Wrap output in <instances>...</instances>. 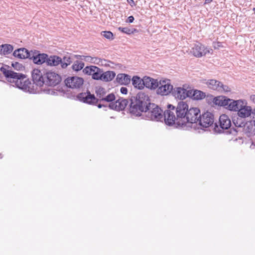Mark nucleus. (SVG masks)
Segmentation results:
<instances>
[{"instance_id":"nucleus-28","label":"nucleus","mask_w":255,"mask_h":255,"mask_svg":"<svg viewBox=\"0 0 255 255\" xmlns=\"http://www.w3.org/2000/svg\"><path fill=\"white\" fill-rule=\"evenodd\" d=\"M84 63L79 60H77L72 65V69L73 70L78 71L82 69L84 67Z\"/></svg>"},{"instance_id":"nucleus-46","label":"nucleus","mask_w":255,"mask_h":255,"mask_svg":"<svg viewBox=\"0 0 255 255\" xmlns=\"http://www.w3.org/2000/svg\"><path fill=\"white\" fill-rule=\"evenodd\" d=\"M213 0H205V3H210L211 1H212Z\"/></svg>"},{"instance_id":"nucleus-27","label":"nucleus","mask_w":255,"mask_h":255,"mask_svg":"<svg viewBox=\"0 0 255 255\" xmlns=\"http://www.w3.org/2000/svg\"><path fill=\"white\" fill-rule=\"evenodd\" d=\"M206 97L205 93L197 90L193 91L192 97L194 99L196 100H202Z\"/></svg>"},{"instance_id":"nucleus-1","label":"nucleus","mask_w":255,"mask_h":255,"mask_svg":"<svg viewBox=\"0 0 255 255\" xmlns=\"http://www.w3.org/2000/svg\"><path fill=\"white\" fill-rule=\"evenodd\" d=\"M164 115V123L166 126L176 128L190 127L192 124L198 123L200 110L197 108L188 109L187 104L181 101L176 107L168 104Z\"/></svg>"},{"instance_id":"nucleus-13","label":"nucleus","mask_w":255,"mask_h":255,"mask_svg":"<svg viewBox=\"0 0 255 255\" xmlns=\"http://www.w3.org/2000/svg\"><path fill=\"white\" fill-rule=\"evenodd\" d=\"M241 106H239L238 112V115L239 117L246 118L251 115L252 109L251 106H247V103L246 100H242Z\"/></svg>"},{"instance_id":"nucleus-43","label":"nucleus","mask_w":255,"mask_h":255,"mask_svg":"<svg viewBox=\"0 0 255 255\" xmlns=\"http://www.w3.org/2000/svg\"><path fill=\"white\" fill-rule=\"evenodd\" d=\"M134 20V17L133 16H129L128 18V20H127V22H129V23H131Z\"/></svg>"},{"instance_id":"nucleus-42","label":"nucleus","mask_w":255,"mask_h":255,"mask_svg":"<svg viewBox=\"0 0 255 255\" xmlns=\"http://www.w3.org/2000/svg\"><path fill=\"white\" fill-rule=\"evenodd\" d=\"M85 56H84V55H76V58L77 59L80 60H84V58H85Z\"/></svg>"},{"instance_id":"nucleus-21","label":"nucleus","mask_w":255,"mask_h":255,"mask_svg":"<svg viewBox=\"0 0 255 255\" xmlns=\"http://www.w3.org/2000/svg\"><path fill=\"white\" fill-rule=\"evenodd\" d=\"M61 62V58L57 56L47 57L46 64L48 66H57Z\"/></svg>"},{"instance_id":"nucleus-18","label":"nucleus","mask_w":255,"mask_h":255,"mask_svg":"<svg viewBox=\"0 0 255 255\" xmlns=\"http://www.w3.org/2000/svg\"><path fill=\"white\" fill-rule=\"evenodd\" d=\"M142 84H143V87L145 86L150 89H155L159 86L157 80L146 76L143 77Z\"/></svg>"},{"instance_id":"nucleus-50","label":"nucleus","mask_w":255,"mask_h":255,"mask_svg":"<svg viewBox=\"0 0 255 255\" xmlns=\"http://www.w3.org/2000/svg\"><path fill=\"white\" fill-rule=\"evenodd\" d=\"M0 158H1V155L0 154Z\"/></svg>"},{"instance_id":"nucleus-47","label":"nucleus","mask_w":255,"mask_h":255,"mask_svg":"<svg viewBox=\"0 0 255 255\" xmlns=\"http://www.w3.org/2000/svg\"><path fill=\"white\" fill-rule=\"evenodd\" d=\"M252 113L255 116V109L252 111Z\"/></svg>"},{"instance_id":"nucleus-10","label":"nucleus","mask_w":255,"mask_h":255,"mask_svg":"<svg viewBox=\"0 0 255 255\" xmlns=\"http://www.w3.org/2000/svg\"><path fill=\"white\" fill-rule=\"evenodd\" d=\"M210 50L203 44L199 42H197L194 45V46L191 50V53L196 57H201L209 53Z\"/></svg>"},{"instance_id":"nucleus-31","label":"nucleus","mask_w":255,"mask_h":255,"mask_svg":"<svg viewBox=\"0 0 255 255\" xmlns=\"http://www.w3.org/2000/svg\"><path fill=\"white\" fill-rule=\"evenodd\" d=\"M71 63V60L70 57H64L63 60L61 59L60 64L62 68H65L68 65H70Z\"/></svg>"},{"instance_id":"nucleus-16","label":"nucleus","mask_w":255,"mask_h":255,"mask_svg":"<svg viewBox=\"0 0 255 255\" xmlns=\"http://www.w3.org/2000/svg\"><path fill=\"white\" fill-rule=\"evenodd\" d=\"M189 91L183 88L175 87L173 88L172 94L175 98L183 100L189 96Z\"/></svg>"},{"instance_id":"nucleus-40","label":"nucleus","mask_w":255,"mask_h":255,"mask_svg":"<svg viewBox=\"0 0 255 255\" xmlns=\"http://www.w3.org/2000/svg\"><path fill=\"white\" fill-rule=\"evenodd\" d=\"M121 92L123 94H127L128 93V89L126 87H122L120 90Z\"/></svg>"},{"instance_id":"nucleus-23","label":"nucleus","mask_w":255,"mask_h":255,"mask_svg":"<svg viewBox=\"0 0 255 255\" xmlns=\"http://www.w3.org/2000/svg\"><path fill=\"white\" fill-rule=\"evenodd\" d=\"M102 74L101 81L104 82L111 81L116 76L115 72L112 71H103Z\"/></svg>"},{"instance_id":"nucleus-6","label":"nucleus","mask_w":255,"mask_h":255,"mask_svg":"<svg viewBox=\"0 0 255 255\" xmlns=\"http://www.w3.org/2000/svg\"><path fill=\"white\" fill-rule=\"evenodd\" d=\"M147 112V116L152 121L159 122L164 120V113L162 114V110L154 104L150 103Z\"/></svg>"},{"instance_id":"nucleus-38","label":"nucleus","mask_w":255,"mask_h":255,"mask_svg":"<svg viewBox=\"0 0 255 255\" xmlns=\"http://www.w3.org/2000/svg\"><path fill=\"white\" fill-rule=\"evenodd\" d=\"M213 46L215 49H219L221 47H223L222 43L220 42H214Z\"/></svg>"},{"instance_id":"nucleus-8","label":"nucleus","mask_w":255,"mask_h":255,"mask_svg":"<svg viewBox=\"0 0 255 255\" xmlns=\"http://www.w3.org/2000/svg\"><path fill=\"white\" fill-rule=\"evenodd\" d=\"M198 123L202 128H209L214 123V115L209 112H205L202 115L200 114Z\"/></svg>"},{"instance_id":"nucleus-30","label":"nucleus","mask_w":255,"mask_h":255,"mask_svg":"<svg viewBox=\"0 0 255 255\" xmlns=\"http://www.w3.org/2000/svg\"><path fill=\"white\" fill-rule=\"evenodd\" d=\"M119 30L121 32L127 34H131L137 31V30L135 28H129L128 27H119Z\"/></svg>"},{"instance_id":"nucleus-39","label":"nucleus","mask_w":255,"mask_h":255,"mask_svg":"<svg viewBox=\"0 0 255 255\" xmlns=\"http://www.w3.org/2000/svg\"><path fill=\"white\" fill-rule=\"evenodd\" d=\"M92 58H93V57H91L90 56H85V58H84V61L92 63Z\"/></svg>"},{"instance_id":"nucleus-32","label":"nucleus","mask_w":255,"mask_h":255,"mask_svg":"<svg viewBox=\"0 0 255 255\" xmlns=\"http://www.w3.org/2000/svg\"><path fill=\"white\" fill-rule=\"evenodd\" d=\"M101 35L105 38L113 40L114 36L113 33L110 31H104L101 32Z\"/></svg>"},{"instance_id":"nucleus-33","label":"nucleus","mask_w":255,"mask_h":255,"mask_svg":"<svg viewBox=\"0 0 255 255\" xmlns=\"http://www.w3.org/2000/svg\"><path fill=\"white\" fill-rule=\"evenodd\" d=\"M116 100L115 95L113 93H111L108 95H105V97L103 100V102H114L113 101Z\"/></svg>"},{"instance_id":"nucleus-12","label":"nucleus","mask_w":255,"mask_h":255,"mask_svg":"<svg viewBox=\"0 0 255 255\" xmlns=\"http://www.w3.org/2000/svg\"><path fill=\"white\" fill-rule=\"evenodd\" d=\"M83 79L79 77H70L65 80L66 86L72 89L80 88L83 85Z\"/></svg>"},{"instance_id":"nucleus-15","label":"nucleus","mask_w":255,"mask_h":255,"mask_svg":"<svg viewBox=\"0 0 255 255\" xmlns=\"http://www.w3.org/2000/svg\"><path fill=\"white\" fill-rule=\"evenodd\" d=\"M48 55L45 53H40L39 51H35L31 54L30 59L32 60L34 64L42 65L44 63H46Z\"/></svg>"},{"instance_id":"nucleus-9","label":"nucleus","mask_w":255,"mask_h":255,"mask_svg":"<svg viewBox=\"0 0 255 255\" xmlns=\"http://www.w3.org/2000/svg\"><path fill=\"white\" fill-rule=\"evenodd\" d=\"M159 86L157 87V93L161 95H167L172 92L173 87L170 83L169 80H160L158 82Z\"/></svg>"},{"instance_id":"nucleus-34","label":"nucleus","mask_w":255,"mask_h":255,"mask_svg":"<svg viewBox=\"0 0 255 255\" xmlns=\"http://www.w3.org/2000/svg\"><path fill=\"white\" fill-rule=\"evenodd\" d=\"M11 66L14 68V69L17 71H22L24 68V66L18 62L12 63Z\"/></svg>"},{"instance_id":"nucleus-44","label":"nucleus","mask_w":255,"mask_h":255,"mask_svg":"<svg viewBox=\"0 0 255 255\" xmlns=\"http://www.w3.org/2000/svg\"><path fill=\"white\" fill-rule=\"evenodd\" d=\"M250 100L255 104V95H252L250 96Z\"/></svg>"},{"instance_id":"nucleus-4","label":"nucleus","mask_w":255,"mask_h":255,"mask_svg":"<svg viewBox=\"0 0 255 255\" xmlns=\"http://www.w3.org/2000/svg\"><path fill=\"white\" fill-rule=\"evenodd\" d=\"M95 93L97 97L94 94H92L89 91L79 94L77 97L80 101L84 103L97 105L99 102H103L106 95V91L105 88L102 87H96Z\"/></svg>"},{"instance_id":"nucleus-41","label":"nucleus","mask_w":255,"mask_h":255,"mask_svg":"<svg viewBox=\"0 0 255 255\" xmlns=\"http://www.w3.org/2000/svg\"><path fill=\"white\" fill-rule=\"evenodd\" d=\"M128 3L130 4L131 7L135 5V3L133 0H127Z\"/></svg>"},{"instance_id":"nucleus-14","label":"nucleus","mask_w":255,"mask_h":255,"mask_svg":"<svg viewBox=\"0 0 255 255\" xmlns=\"http://www.w3.org/2000/svg\"><path fill=\"white\" fill-rule=\"evenodd\" d=\"M128 103V101L127 99L120 98L114 102L110 103L109 107L111 109L120 111L124 110Z\"/></svg>"},{"instance_id":"nucleus-5","label":"nucleus","mask_w":255,"mask_h":255,"mask_svg":"<svg viewBox=\"0 0 255 255\" xmlns=\"http://www.w3.org/2000/svg\"><path fill=\"white\" fill-rule=\"evenodd\" d=\"M242 100H234L225 96H220L215 97L213 102L216 105L223 107L230 111L237 112L239 109V106L242 104Z\"/></svg>"},{"instance_id":"nucleus-2","label":"nucleus","mask_w":255,"mask_h":255,"mask_svg":"<svg viewBox=\"0 0 255 255\" xmlns=\"http://www.w3.org/2000/svg\"><path fill=\"white\" fill-rule=\"evenodd\" d=\"M9 67L2 65L0 67V71L2 73L8 81L14 84L15 87L24 91H29L30 82L24 74L15 72L9 69Z\"/></svg>"},{"instance_id":"nucleus-19","label":"nucleus","mask_w":255,"mask_h":255,"mask_svg":"<svg viewBox=\"0 0 255 255\" xmlns=\"http://www.w3.org/2000/svg\"><path fill=\"white\" fill-rule=\"evenodd\" d=\"M117 81L121 85H128L130 83V76L126 74L121 73L118 74L116 78Z\"/></svg>"},{"instance_id":"nucleus-35","label":"nucleus","mask_w":255,"mask_h":255,"mask_svg":"<svg viewBox=\"0 0 255 255\" xmlns=\"http://www.w3.org/2000/svg\"><path fill=\"white\" fill-rule=\"evenodd\" d=\"M221 85H220V90H218V91L224 92L226 93L231 91L230 88H229L227 85H224L222 82H221Z\"/></svg>"},{"instance_id":"nucleus-25","label":"nucleus","mask_w":255,"mask_h":255,"mask_svg":"<svg viewBox=\"0 0 255 255\" xmlns=\"http://www.w3.org/2000/svg\"><path fill=\"white\" fill-rule=\"evenodd\" d=\"M143 79H140L137 76H134L132 78V83L133 86L138 88V89H142L143 88Z\"/></svg>"},{"instance_id":"nucleus-24","label":"nucleus","mask_w":255,"mask_h":255,"mask_svg":"<svg viewBox=\"0 0 255 255\" xmlns=\"http://www.w3.org/2000/svg\"><path fill=\"white\" fill-rule=\"evenodd\" d=\"M13 50V47L12 45L5 44L0 46V54L3 55H8L11 53Z\"/></svg>"},{"instance_id":"nucleus-45","label":"nucleus","mask_w":255,"mask_h":255,"mask_svg":"<svg viewBox=\"0 0 255 255\" xmlns=\"http://www.w3.org/2000/svg\"><path fill=\"white\" fill-rule=\"evenodd\" d=\"M97 106L99 108H101L102 107H104L105 106L104 105L99 104L97 105Z\"/></svg>"},{"instance_id":"nucleus-26","label":"nucleus","mask_w":255,"mask_h":255,"mask_svg":"<svg viewBox=\"0 0 255 255\" xmlns=\"http://www.w3.org/2000/svg\"><path fill=\"white\" fill-rule=\"evenodd\" d=\"M99 67L95 66H86L83 70V72L88 75H91L92 77L94 75V73L96 72Z\"/></svg>"},{"instance_id":"nucleus-37","label":"nucleus","mask_w":255,"mask_h":255,"mask_svg":"<svg viewBox=\"0 0 255 255\" xmlns=\"http://www.w3.org/2000/svg\"><path fill=\"white\" fill-rule=\"evenodd\" d=\"M218 131H217V128H213L214 129V131L215 132H217V133H225V132H228V130L229 129V128H218Z\"/></svg>"},{"instance_id":"nucleus-17","label":"nucleus","mask_w":255,"mask_h":255,"mask_svg":"<svg viewBox=\"0 0 255 255\" xmlns=\"http://www.w3.org/2000/svg\"><path fill=\"white\" fill-rule=\"evenodd\" d=\"M31 53L25 48H18L14 51L13 56L16 58L24 59L26 58L30 59Z\"/></svg>"},{"instance_id":"nucleus-22","label":"nucleus","mask_w":255,"mask_h":255,"mask_svg":"<svg viewBox=\"0 0 255 255\" xmlns=\"http://www.w3.org/2000/svg\"><path fill=\"white\" fill-rule=\"evenodd\" d=\"M206 84L208 85L210 89L216 91L220 90V85H222L221 82L214 79L208 80L206 82Z\"/></svg>"},{"instance_id":"nucleus-29","label":"nucleus","mask_w":255,"mask_h":255,"mask_svg":"<svg viewBox=\"0 0 255 255\" xmlns=\"http://www.w3.org/2000/svg\"><path fill=\"white\" fill-rule=\"evenodd\" d=\"M103 72V69L98 68L97 70L93 73L92 79L96 80H101Z\"/></svg>"},{"instance_id":"nucleus-11","label":"nucleus","mask_w":255,"mask_h":255,"mask_svg":"<svg viewBox=\"0 0 255 255\" xmlns=\"http://www.w3.org/2000/svg\"><path fill=\"white\" fill-rule=\"evenodd\" d=\"M32 78L33 83L38 86L42 87L45 85V73L38 69H34L32 71Z\"/></svg>"},{"instance_id":"nucleus-7","label":"nucleus","mask_w":255,"mask_h":255,"mask_svg":"<svg viewBox=\"0 0 255 255\" xmlns=\"http://www.w3.org/2000/svg\"><path fill=\"white\" fill-rule=\"evenodd\" d=\"M45 85L54 87L58 85L61 81V76L54 72L48 71L45 73Z\"/></svg>"},{"instance_id":"nucleus-36","label":"nucleus","mask_w":255,"mask_h":255,"mask_svg":"<svg viewBox=\"0 0 255 255\" xmlns=\"http://www.w3.org/2000/svg\"><path fill=\"white\" fill-rule=\"evenodd\" d=\"M103 60L97 57H93L92 63L98 65H102Z\"/></svg>"},{"instance_id":"nucleus-48","label":"nucleus","mask_w":255,"mask_h":255,"mask_svg":"<svg viewBox=\"0 0 255 255\" xmlns=\"http://www.w3.org/2000/svg\"><path fill=\"white\" fill-rule=\"evenodd\" d=\"M214 128H218V126L216 124H215Z\"/></svg>"},{"instance_id":"nucleus-49","label":"nucleus","mask_w":255,"mask_h":255,"mask_svg":"<svg viewBox=\"0 0 255 255\" xmlns=\"http://www.w3.org/2000/svg\"><path fill=\"white\" fill-rule=\"evenodd\" d=\"M253 10L255 11V7L253 8Z\"/></svg>"},{"instance_id":"nucleus-20","label":"nucleus","mask_w":255,"mask_h":255,"mask_svg":"<svg viewBox=\"0 0 255 255\" xmlns=\"http://www.w3.org/2000/svg\"><path fill=\"white\" fill-rule=\"evenodd\" d=\"M219 120L220 128H231V121L227 115L225 114L221 115Z\"/></svg>"},{"instance_id":"nucleus-3","label":"nucleus","mask_w":255,"mask_h":255,"mask_svg":"<svg viewBox=\"0 0 255 255\" xmlns=\"http://www.w3.org/2000/svg\"><path fill=\"white\" fill-rule=\"evenodd\" d=\"M130 101L129 113L136 116H140L142 113L147 112L150 102L148 95L142 92L131 97Z\"/></svg>"}]
</instances>
